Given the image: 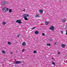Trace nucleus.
<instances>
[{
  "instance_id": "393cba45",
  "label": "nucleus",
  "mask_w": 67,
  "mask_h": 67,
  "mask_svg": "<svg viewBox=\"0 0 67 67\" xmlns=\"http://www.w3.org/2000/svg\"><path fill=\"white\" fill-rule=\"evenodd\" d=\"M66 29H67V24L65 26Z\"/></svg>"
},
{
  "instance_id": "1a4fd4ad",
  "label": "nucleus",
  "mask_w": 67,
  "mask_h": 67,
  "mask_svg": "<svg viewBox=\"0 0 67 67\" xmlns=\"http://www.w3.org/2000/svg\"><path fill=\"white\" fill-rule=\"evenodd\" d=\"M22 45L23 46H25L26 45V43L25 42H24L22 43Z\"/></svg>"
},
{
  "instance_id": "f704fd0d",
  "label": "nucleus",
  "mask_w": 67,
  "mask_h": 67,
  "mask_svg": "<svg viewBox=\"0 0 67 67\" xmlns=\"http://www.w3.org/2000/svg\"><path fill=\"white\" fill-rule=\"evenodd\" d=\"M4 62H6V61H5V60H4Z\"/></svg>"
},
{
  "instance_id": "7c9ffc66",
  "label": "nucleus",
  "mask_w": 67,
  "mask_h": 67,
  "mask_svg": "<svg viewBox=\"0 0 67 67\" xmlns=\"http://www.w3.org/2000/svg\"><path fill=\"white\" fill-rule=\"evenodd\" d=\"M66 35H67V30L66 31Z\"/></svg>"
},
{
  "instance_id": "a211bd4d",
  "label": "nucleus",
  "mask_w": 67,
  "mask_h": 67,
  "mask_svg": "<svg viewBox=\"0 0 67 67\" xmlns=\"http://www.w3.org/2000/svg\"><path fill=\"white\" fill-rule=\"evenodd\" d=\"M11 11H12V9H10L9 10V13H11Z\"/></svg>"
},
{
  "instance_id": "f257e3e1",
  "label": "nucleus",
  "mask_w": 67,
  "mask_h": 67,
  "mask_svg": "<svg viewBox=\"0 0 67 67\" xmlns=\"http://www.w3.org/2000/svg\"><path fill=\"white\" fill-rule=\"evenodd\" d=\"M8 10H9V9L6 7H4L2 9V11L3 12H8Z\"/></svg>"
},
{
  "instance_id": "ddd939ff",
  "label": "nucleus",
  "mask_w": 67,
  "mask_h": 67,
  "mask_svg": "<svg viewBox=\"0 0 67 67\" xmlns=\"http://www.w3.org/2000/svg\"><path fill=\"white\" fill-rule=\"evenodd\" d=\"M39 16V15H38V14H37L35 15V18H37V17H38Z\"/></svg>"
},
{
  "instance_id": "f03ea898",
  "label": "nucleus",
  "mask_w": 67,
  "mask_h": 67,
  "mask_svg": "<svg viewBox=\"0 0 67 67\" xmlns=\"http://www.w3.org/2000/svg\"><path fill=\"white\" fill-rule=\"evenodd\" d=\"M7 3V2L6 1H2L1 3V5H3L4 6Z\"/></svg>"
},
{
  "instance_id": "412c9836",
  "label": "nucleus",
  "mask_w": 67,
  "mask_h": 67,
  "mask_svg": "<svg viewBox=\"0 0 67 67\" xmlns=\"http://www.w3.org/2000/svg\"><path fill=\"white\" fill-rule=\"evenodd\" d=\"M24 51H25V49H23L22 50V52H24Z\"/></svg>"
},
{
  "instance_id": "39448f33",
  "label": "nucleus",
  "mask_w": 67,
  "mask_h": 67,
  "mask_svg": "<svg viewBox=\"0 0 67 67\" xmlns=\"http://www.w3.org/2000/svg\"><path fill=\"white\" fill-rule=\"evenodd\" d=\"M16 23H19V24H21V23L22 22H21V20H17L16 21Z\"/></svg>"
},
{
  "instance_id": "b1692460",
  "label": "nucleus",
  "mask_w": 67,
  "mask_h": 67,
  "mask_svg": "<svg viewBox=\"0 0 67 67\" xmlns=\"http://www.w3.org/2000/svg\"><path fill=\"white\" fill-rule=\"evenodd\" d=\"M35 28H36V27H34L32 29V30H33V29H35Z\"/></svg>"
},
{
  "instance_id": "4468645a",
  "label": "nucleus",
  "mask_w": 67,
  "mask_h": 67,
  "mask_svg": "<svg viewBox=\"0 0 67 67\" xmlns=\"http://www.w3.org/2000/svg\"><path fill=\"white\" fill-rule=\"evenodd\" d=\"M2 24L3 25H4L5 24H6V22H4V21H3Z\"/></svg>"
},
{
  "instance_id": "dca6fc26",
  "label": "nucleus",
  "mask_w": 67,
  "mask_h": 67,
  "mask_svg": "<svg viewBox=\"0 0 67 67\" xmlns=\"http://www.w3.org/2000/svg\"><path fill=\"white\" fill-rule=\"evenodd\" d=\"M5 51H2V52L3 54H5Z\"/></svg>"
},
{
  "instance_id": "bb28decb",
  "label": "nucleus",
  "mask_w": 67,
  "mask_h": 67,
  "mask_svg": "<svg viewBox=\"0 0 67 67\" xmlns=\"http://www.w3.org/2000/svg\"><path fill=\"white\" fill-rule=\"evenodd\" d=\"M48 46H51V44H50V43L49 44H48Z\"/></svg>"
},
{
  "instance_id": "f8f14e48",
  "label": "nucleus",
  "mask_w": 67,
  "mask_h": 67,
  "mask_svg": "<svg viewBox=\"0 0 67 67\" xmlns=\"http://www.w3.org/2000/svg\"><path fill=\"white\" fill-rule=\"evenodd\" d=\"M39 33V32H38V31H35V33L36 34H38Z\"/></svg>"
},
{
  "instance_id": "7ed1b4c3",
  "label": "nucleus",
  "mask_w": 67,
  "mask_h": 67,
  "mask_svg": "<svg viewBox=\"0 0 67 67\" xmlns=\"http://www.w3.org/2000/svg\"><path fill=\"white\" fill-rule=\"evenodd\" d=\"M67 21L66 19V18H64L62 20V21L63 22V23H65Z\"/></svg>"
},
{
  "instance_id": "4be33fe9",
  "label": "nucleus",
  "mask_w": 67,
  "mask_h": 67,
  "mask_svg": "<svg viewBox=\"0 0 67 67\" xmlns=\"http://www.w3.org/2000/svg\"><path fill=\"white\" fill-rule=\"evenodd\" d=\"M52 64H53V65H54V66H55V63H54V62H52Z\"/></svg>"
},
{
  "instance_id": "423d86ee",
  "label": "nucleus",
  "mask_w": 67,
  "mask_h": 67,
  "mask_svg": "<svg viewBox=\"0 0 67 67\" xmlns=\"http://www.w3.org/2000/svg\"><path fill=\"white\" fill-rule=\"evenodd\" d=\"M21 63H22V62L21 61H17L15 62V64H21Z\"/></svg>"
},
{
  "instance_id": "5701e85b",
  "label": "nucleus",
  "mask_w": 67,
  "mask_h": 67,
  "mask_svg": "<svg viewBox=\"0 0 67 67\" xmlns=\"http://www.w3.org/2000/svg\"><path fill=\"white\" fill-rule=\"evenodd\" d=\"M20 36V35H18L17 36V37H19Z\"/></svg>"
},
{
  "instance_id": "6e6552de",
  "label": "nucleus",
  "mask_w": 67,
  "mask_h": 67,
  "mask_svg": "<svg viewBox=\"0 0 67 67\" xmlns=\"http://www.w3.org/2000/svg\"><path fill=\"white\" fill-rule=\"evenodd\" d=\"M43 10L40 9L39 11V13H40L41 14H42V13H43Z\"/></svg>"
},
{
  "instance_id": "6ab92c4d",
  "label": "nucleus",
  "mask_w": 67,
  "mask_h": 67,
  "mask_svg": "<svg viewBox=\"0 0 67 67\" xmlns=\"http://www.w3.org/2000/svg\"><path fill=\"white\" fill-rule=\"evenodd\" d=\"M37 53V51L35 50L33 52V53Z\"/></svg>"
},
{
  "instance_id": "c756f323",
  "label": "nucleus",
  "mask_w": 67,
  "mask_h": 67,
  "mask_svg": "<svg viewBox=\"0 0 67 67\" xmlns=\"http://www.w3.org/2000/svg\"><path fill=\"white\" fill-rule=\"evenodd\" d=\"M27 17H28V18H29V15H27Z\"/></svg>"
},
{
  "instance_id": "c85d7f7f",
  "label": "nucleus",
  "mask_w": 67,
  "mask_h": 67,
  "mask_svg": "<svg viewBox=\"0 0 67 67\" xmlns=\"http://www.w3.org/2000/svg\"><path fill=\"white\" fill-rule=\"evenodd\" d=\"M10 54H13V52H10Z\"/></svg>"
},
{
  "instance_id": "20e7f679",
  "label": "nucleus",
  "mask_w": 67,
  "mask_h": 67,
  "mask_svg": "<svg viewBox=\"0 0 67 67\" xmlns=\"http://www.w3.org/2000/svg\"><path fill=\"white\" fill-rule=\"evenodd\" d=\"M54 26H51L50 27L49 29L50 30H54Z\"/></svg>"
},
{
  "instance_id": "0eeeda50",
  "label": "nucleus",
  "mask_w": 67,
  "mask_h": 67,
  "mask_svg": "<svg viewBox=\"0 0 67 67\" xmlns=\"http://www.w3.org/2000/svg\"><path fill=\"white\" fill-rule=\"evenodd\" d=\"M23 16L24 18L27 17V14H24L23 15Z\"/></svg>"
},
{
  "instance_id": "473e14b6",
  "label": "nucleus",
  "mask_w": 67,
  "mask_h": 67,
  "mask_svg": "<svg viewBox=\"0 0 67 67\" xmlns=\"http://www.w3.org/2000/svg\"><path fill=\"white\" fill-rule=\"evenodd\" d=\"M23 11H25V9H24V10H23Z\"/></svg>"
},
{
  "instance_id": "72a5a7b5",
  "label": "nucleus",
  "mask_w": 67,
  "mask_h": 67,
  "mask_svg": "<svg viewBox=\"0 0 67 67\" xmlns=\"http://www.w3.org/2000/svg\"><path fill=\"white\" fill-rule=\"evenodd\" d=\"M62 33H63V31H62Z\"/></svg>"
},
{
  "instance_id": "2eb2a0df",
  "label": "nucleus",
  "mask_w": 67,
  "mask_h": 67,
  "mask_svg": "<svg viewBox=\"0 0 67 67\" xmlns=\"http://www.w3.org/2000/svg\"><path fill=\"white\" fill-rule=\"evenodd\" d=\"M24 20H25V21H27V20H28V19H27V17H26L25 18H24Z\"/></svg>"
},
{
  "instance_id": "a878e982",
  "label": "nucleus",
  "mask_w": 67,
  "mask_h": 67,
  "mask_svg": "<svg viewBox=\"0 0 67 67\" xmlns=\"http://www.w3.org/2000/svg\"><path fill=\"white\" fill-rule=\"evenodd\" d=\"M56 43H57V42H55V43H54V44L55 45H56Z\"/></svg>"
},
{
  "instance_id": "aec40b11",
  "label": "nucleus",
  "mask_w": 67,
  "mask_h": 67,
  "mask_svg": "<svg viewBox=\"0 0 67 67\" xmlns=\"http://www.w3.org/2000/svg\"><path fill=\"white\" fill-rule=\"evenodd\" d=\"M42 35L43 36H45V35L43 33H42Z\"/></svg>"
},
{
  "instance_id": "cd10ccee",
  "label": "nucleus",
  "mask_w": 67,
  "mask_h": 67,
  "mask_svg": "<svg viewBox=\"0 0 67 67\" xmlns=\"http://www.w3.org/2000/svg\"><path fill=\"white\" fill-rule=\"evenodd\" d=\"M58 54H60V52H58Z\"/></svg>"
},
{
  "instance_id": "2f4dec72",
  "label": "nucleus",
  "mask_w": 67,
  "mask_h": 67,
  "mask_svg": "<svg viewBox=\"0 0 67 67\" xmlns=\"http://www.w3.org/2000/svg\"><path fill=\"white\" fill-rule=\"evenodd\" d=\"M47 46H48V43H47Z\"/></svg>"
},
{
  "instance_id": "f3484780",
  "label": "nucleus",
  "mask_w": 67,
  "mask_h": 67,
  "mask_svg": "<svg viewBox=\"0 0 67 67\" xmlns=\"http://www.w3.org/2000/svg\"><path fill=\"white\" fill-rule=\"evenodd\" d=\"M8 44H9V45H10V44H11V43L10 42H8L7 43Z\"/></svg>"
},
{
  "instance_id": "9d476101",
  "label": "nucleus",
  "mask_w": 67,
  "mask_h": 67,
  "mask_svg": "<svg viewBox=\"0 0 67 67\" xmlns=\"http://www.w3.org/2000/svg\"><path fill=\"white\" fill-rule=\"evenodd\" d=\"M45 24H46V25H48V24H49V22L48 21H46L45 22Z\"/></svg>"
},
{
  "instance_id": "9b49d317",
  "label": "nucleus",
  "mask_w": 67,
  "mask_h": 67,
  "mask_svg": "<svg viewBox=\"0 0 67 67\" xmlns=\"http://www.w3.org/2000/svg\"><path fill=\"white\" fill-rule=\"evenodd\" d=\"M61 47L62 48H65V45L64 44H63L61 45Z\"/></svg>"
}]
</instances>
